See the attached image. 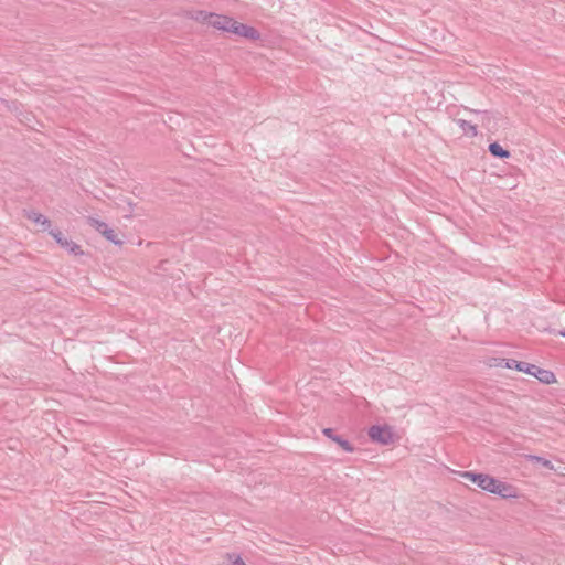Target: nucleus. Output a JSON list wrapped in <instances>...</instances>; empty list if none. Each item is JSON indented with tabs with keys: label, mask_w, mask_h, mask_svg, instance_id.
Segmentation results:
<instances>
[{
	"label": "nucleus",
	"mask_w": 565,
	"mask_h": 565,
	"mask_svg": "<svg viewBox=\"0 0 565 565\" xmlns=\"http://www.w3.org/2000/svg\"><path fill=\"white\" fill-rule=\"evenodd\" d=\"M470 130H471V134H472V135H476V134H477L476 128H475L473 126H470Z\"/></svg>",
	"instance_id": "2eb2a0df"
},
{
	"label": "nucleus",
	"mask_w": 565,
	"mask_h": 565,
	"mask_svg": "<svg viewBox=\"0 0 565 565\" xmlns=\"http://www.w3.org/2000/svg\"><path fill=\"white\" fill-rule=\"evenodd\" d=\"M561 335L565 338V332H561Z\"/></svg>",
	"instance_id": "dca6fc26"
},
{
	"label": "nucleus",
	"mask_w": 565,
	"mask_h": 565,
	"mask_svg": "<svg viewBox=\"0 0 565 565\" xmlns=\"http://www.w3.org/2000/svg\"><path fill=\"white\" fill-rule=\"evenodd\" d=\"M51 235L61 247L67 249L71 254L75 256H82L84 254L81 245L67 238L61 232H51Z\"/></svg>",
	"instance_id": "0eeeda50"
},
{
	"label": "nucleus",
	"mask_w": 565,
	"mask_h": 565,
	"mask_svg": "<svg viewBox=\"0 0 565 565\" xmlns=\"http://www.w3.org/2000/svg\"><path fill=\"white\" fill-rule=\"evenodd\" d=\"M522 373L535 377L540 383L545 385H554L558 383L557 376L553 371L529 362L524 363Z\"/></svg>",
	"instance_id": "7ed1b4c3"
},
{
	"label": "nucleus",
	"mask_w": 565,
	"mask_h": 565,
	"mask_svg": "<svg viewBox=\"0 0 565 565\" xmlns=\"http://www.w3.org/2000/svg\"><path fill=\"white\" fill-rule=\"evenodd\" d=\"M525 362L512 360V359H505L504 362V369H512L516 370L522 373V369L524 367Z\"/></svg>",
	"instance_id": "9b49d317"
},
{
	"label": "nucleus",
	"mask_w": 565,
	"mask_h": 565,
	"mask_svg": "<svg viewBox=\"0 0 565 565\" xmlns=\"http://www.w3.org/2000/svg\"><path fill=\"white\" fill-rule=\"evenodd\" d=\"M333 441H335L345 451H348V452H352L353 451V447L350 445L349 441L343 440L340 437H333Z\"/></svg>",
	"instance_id": "f8f14e48"
},
{
	"label": "nucleus",
	"mask_w": 565,
	"mask_h": 565,
	"mask_svg": "<svg viewBox=\"0 0 565 565\" xmlns=\"http://www.w3.org/2000/svg\"><path fill=\"white\" fill-rule=\"evenodd\" d=\"M535 460L540 463H542L545 468L553 469V465L550 460L536 457Z\"/></svg>",
	"instance_id": "ddd939ff"
},
{
	"label": "nucleus",
	"mask_w": 565,
	"mask_h": 565,
	"mask_svg": "<svg viewBox=\"0 0 565 565\" xmlns=\"http://www.w3.org/2000/svg\"><path fill=\"white\" fill-rule=\"evenodd\" d=\"M88 224L98 233H100L110 243L119 246L122 245V239L119 233L116 230L109 227L108 224H106L105 222L98 218L90 217L88 218Z\"/></svg>",
	"instance_id": "39448f33"
},
{
	"label": "nucleus",
	"mask_w": 565,
	"mask_h": 565,
	"mask_svg": "<svg viewBox=\"0 0 565 565\" xmlns=\"http://www.w3.org/2000/svg\"><path fill=\"white\" fill-rule=\"evenodd\" d=\"M23 215L38 231H47L52 225L51 221L36 210H25Z\"/></svg>",
	"instance_id": "423d86ee"
},
{
	"label": "nucleus",
	"mask_w": 565,
	"mask_h": 565,
	"mask_svg": "<svg viewBox=\"0 0 565 565\" xmlns=\"http://www.w3.org/2000/svg\"><path fill=\"white\" fill-rule=\"evenodd\" d=\"M489 151L492 156L499 157V158H509L510 152L502 148L498 142L490 143Z\"/></svg>",
	"instance_id": "1a4fd4ad"
},
{
	"label": "nucleus",
	"mask_w": 565,
	"mask_h": 565,
	"mask_svg": "<svg viewBox=\"0 0 565 565\" xmlns=\"http://www.w3.org/2000/svg\"><path fill=\"white\" fill-rule=\"evenodd\" d=\"M323 434L333 440L334 436L332 435V430L330 428H326Z\"/></svg>",
	"instance_id": "4468645a"
},
{
	"label": "nucleus",
	"mask_w": 565,
	"mask_h": 565,
	"mask_svg": "<svg viewBox=\"0 0 565 565\" xmlns=\"http://www.w3.org/2000/svg\"><path fill=\"white\" fill-rule=\"evenodd\" d=\"M504 358L490 356L486 360V365L490 369H504Z\"/></svg>",
	"instance_id": "9d476101"
},
{
	"label": "nucleus",
	"mask_w": 565,
	"mask_h": 565,
	"mask_svg": "<svg viewBox=\"0 0 565 565\" xmlns=\"http://www.w3.org/2000/svg\"><path fill=\"white\" fill-rule=\"evenodd\" d=\"M220 565H246V563L239 555L228 553L222 556Z\"/></svg>",
	"instance_id": "6e6552de"
},
{
	"label": "nucleus",
	"mask_w": 565,
	"mask_h": 565,
	"mask_svg": "<svg viewBox=\"0 0 565 565\" xmlns=\"http://www.w3.org/2000/svg\"><path fill=\"white\" fill-rule=\"evenodd\" d=\"M367 434L372 441L381 445H391L397 439L393 427L386 424L371 426Z\"/></svg>",
	"instance_id": "20e7f679"
},
{
	"label": "nucleus",
	"mask_w": 565,
	"mask_h": 565,
	"mask_svg": "<svg viewBox=\"0 0 565 565\" xmlns=\"http://www.w3.org/2000/svg\"><path fill=\"white\" fill-rule=\"evenodd\" d=\"M458 473L461 478L467 479L488 493L497 494L502 499L520 498V490L515 486L501 481L491 475L472 471H460Z\"/></svg>",
	"instance_id": "f03ea898"
},
{
	"label": "nucleus",
	"mask_w": 565,
	"mask_h": 565,
	"mask_svg": "<svg viewBox=\"0 0 565 565\" xmlns=\"http://www.w3.org/2000/svg\"><path fill=\"white\" fill-rule=\"evenodd\" d=\"M196 20L217 30L230 32L248 40H258L260 38L259 32L254 26L244 24L228 15L200 11Z\"/></svg>",
	"instance_id": "f257e3e1"
}]
</instances>
